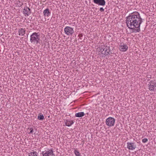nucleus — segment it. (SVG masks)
Listing matches in <instances>:
<instances>
[{
    "instance_id": "6ab92c4d",
    "label": "nucleus",
    "mask_w": 156,
    "mask_h": 156,
    "mask_svg": "<svg viewBox=\"0 0 156 156\" xmlns=\"http://www.w3.org/2000/svg\"><path fill=\"white\" fill-rule=\"evenodd\" d=\"M38 119L39 120H42L44 119V116L43 115L38 114Z\"/></svg>"
},
{
    "instance_id": "4468645a",
    "label": "nucleus",
    "mask_w": 156,
    "mask_h": 156,
    "mask_svg": "<svg viewBox=\"0 0 156 156\" xmlns=\"http://www.w3.org/2000/svg\"><path fill=\"white\" fill-rule=\"evenodd\" d=\"M73 123L74 122L73 121L71 120H66V125L67 126H71Z\"/></svg>"
},
{
    "instance_id": "f8f14e48",
    "label": "nucleus",
    "mask_w": 156,
    "mask_h": 156,
    "mask_svg": "<svg viewBox=\"0 0 156 156\" xmlns=\"http://www.w3.org/2000/svg\"><path fill=\"white\" fill-rule=\"evenodd\" d=\"M23 13L24 14L28 16L31 13L30 9L27 7H25L23 9Z\"/></svg>"
},
{
    "instance_id": "2eb2a0df",
    "label": "nucleus",
    "mask_w": 156,
    "mask_h": 156,
    "mask_svg": "<svg viewBox=\"0 0 156 156\" xmlns=\"http://www.w3.org/2000/svg\"><path fill=\"white\" fill-rule=\"evenodd\" d=\"M85 115V113L83 112H79L76 113L75 116L76 117H81L84 116Z\"/></svg>"
},
{
    "instance_id": "20e7f679",
    "label": "nucleus",
    "mask_w": 156,
    "mask_h": 156,
    "mask_svg": "<svg viewBox=\"0 0 156 156\" xmlns=\"http://www.w3.org/2000/svg\"><path fill=\"white\" fill-rule=\"evenodd\" d=\"M42 156H55L53 153V149L48 150V151L45 150L42 152Z\"/></svg>"
},
{
    "instance_id": "dca6fc26",
    "label": "nucleus",
    "mask_w": 156,
    "mask_h": 156,
    "mask_svg": "<svg viewBox=\"0 0 156 156\" xmlns=\"http://www.w3.org/2000/svg\"><path fill=\"white\" fill-rule=\"evenodd\" d=\"M38 155V153L34 151L28 154L29 156H37Z\"/></svg>"
},
{
    "instance_id": "9b49d317",
    "label": "nucleus",
    "mask_w": 156,
    "mask_h": 156,
    "mask_svg": "<svg viewBox=\"0 0 156 156\" xmlns=\"http://www.w3.org/2000/svg\"><path fill=\"white\" fill-rule=\"evenodd\" d=\"M43 14L45 17H48L50 15L51 12L49 11V9L47 8L43 11Z\"/></svg>"
},
{
    "instance_id": "f03ea898",
    "label": "nucleus",
    "mask_w": 156,
    "mask_h": 156,
    "mask_svg": "<svg viewBox=\"0 0 156 156\" xmlns=\"http://www.w3.org/2000/svg\"><path fill=\"white\" fill-rule=\"evenodd\" d=\"M30 41L31 43L37 44L40 39V35L39 33L34 32L30 35Z\"/></svg>"
},
{
    "instance_id": "423d86ee",
    "label": "nucleus",
    "mask_w": 156,
    "mask_h": 156,
    "mask_svg": "<svg viewBox=\"0 0 156 156\" xmlns=\"http://www.w3.org/2000/svg\"><path fill=\"white\" fill-rule=\"evenodd\" d=\"M148 85L149 89L150 91H153L156 88V83L154 81H151Z\"/></svg>"
},
{
    "instance_id": "aec40b11",
    "label": "nucleus",
    "mask_w": 156,
    "mask_h": 156,
    "mask_svg": "<svg viewBox=\"0 0 156 156\" xmlns=\"http://www.w3.org/2000/svg\"><path fill=\"white\" fill-rule=\"evenodd\" d=\"M148 141V139L147 138H144L142 140V142L143 143H145Z\"/></svg>"
},
{
    "instance_id": "9d476101",
    "label": "nucleus",
    "mask_w": 156,
    "mask_h": 156,
    "mask_svg": "<svg viewBox=\"0 0 156 156\" xmlns=\"http://www.w3.org/2000/svg\"><path fill=\"white\" fill-rule=\"evenodd\" d=\"M106 47L104 44L101 45L98 48H97V51H98L101 52L102 54H105V49Z\"/></svg>"
},
{
    "instance_id": "f257e3e1",
    "label": "nucleus",
    "mask_w": 156,
    "mask_h": 156,
    "mask_svg": "<svg viewBox=\"0 0 156 156\" xmlns=\"http://www.w3.org/2000/svg\"><path fill=\"white\" fill-rule=\"evenodd\" d=\"M142 22V19L137 12L131 13L126 17L127 27L132 30L133 33L140 31V25Z\"/></svg>"
},
{
    "instance_id": "6e6552de",
    "label": "nucleus",
    "mask_w": 156,
    "mask_h": 156,
    "mask_svg": "<svg viewBox=\"0 0 156 156\" xmlns=\"http://www.w3.org/2000/svg\"><path fill=\"white\" fill-rule=\"evenodd\" d=\"M119 49L121 51H125L128 49L127 46L124 44L123 43H121L119 46Z\"/></svg>"
},
{
    "instance_id": "f3484780",
    "label": "nucleus",
    "mask_w": 156,
    "mask_h": 156,
    "mask_svg": "<svg viewBox=\"0 0 156 156\" xmlns=\"http://www.w3.org/2000/svg\"><path fill=\"white\" fill-rule=\"evenodd\" d=\"M110 50L109 49V47H106L105 51L106 52L104 55H108L110 53Z\"/></svg>"
},
{
    "instance_id": "7ed1b4c3",
    "label": "nucleus",
    "mask_w": 156,
    "mask_h": 156,
    "mask_svg": "<svg viewBox=\"0 0 156 156\" xmlns=\"http://www.w3.org/2000/svg\"><path fill=\"white\" fill-rule=\"evenodd\" d=\"M115 122V119L113 118L109 117L106 119L105 123L107 126L110 127L114 126Z\"/></svg>"
},
{
    "instance_id": "5701e85b",
    "label": "nucleus",
    "mask_w": 156,
    "mask_h": 156,
    "mask_svg": "<svg viewBox=\"0 0 156 156\" xmlns=\"http://www.w3.org/2000/svg\"><path fill=\"white\" fill-rule=\"evenodd\" d=\"M79 36L80 37H82V34L79 35Z\"/></svg>"
},
{
    "instance_id": "1a4fd4ad",
    "label": "nucleus",
    "mask_w": 156,
    "mask_h": 156,
    "mask_svg": "<svg viewBox=\"0 0 156 156\" xmlns=\"http://www.w3.org/2000/svg\"><path fill=\"white\" fill-rule=\"evenodd\" d=\"M94 2L99 5L104 6L105 5V0H93Z\"/></svg>"
},
{
    "instance_id": "4be33fe9",
    "label": "nucleus",
    "mask_w": 156,
    "mask_h": 156,
    "mask_svg": "<svg viewBox=\"0 0 156 156\" xmlns=\"http://www.w3.org/2000/svg\"><path fill=\"white\" fill-rule=\"evenodd\" d=\"M99 10L101 12H103L104 11V9L103 8L101 7L100 8Z\"/></svg>"
},
{
    "instance_id": "ddd939ff",
    "label": "nucleus",
    "mask_w": 156,
    "mask_h": 156,
    "mask_svg": "<svg viewBox=\"0 0 156 156\" xmlns=\"http://www.w3.org/2000/svg\"><path fill=\"white\" fill-rule=\"evenodd\" d=\"M25 29L21 28L19 30L18 33L19 35L23 36L26 33Z\"/></svg>"
},
{
    "instance_id": "a211bd4d",
    "label": "nucleus",
    "mask_w": 156,
    "mask_h": 156,
    "mask_svg": "<svg viewBox=\"0 0 156 156\" xmlns=\"http://www.w3.org/2000/svg\"><path fill=\"white\" fill-rule=\"evenodd\" d=\"M76 156H80V154L78 151L76 150L75 149L74 152Z\"/></svg>"
},
{
    "instance_id": "0eeeda50",
    "label": "nucleus",
    "mask_w": 156,
    "mask_h": 156,
    "mask_svg": "<svg viewBox=\"0 0 156 156\" xmlns=\"http://www.w3.org/2000/svg\"><path fill=\"white\" fill-rule=\"evenodd\" d=\"M127 146V148L131 150H133L136 148V144L134 143L128 142Z\"/></svg>"
},
{
    "instance_id": "412c9836",
    "label": "nucleus",
    "mask_w": 156,
    "mask_h": 156,
    "mask_svg": "<svg viewBox=\"0 0 156 156\" xmlns=\"http://www.w3.org/2000/svg\"><path fill=\"white\" fill-rule=\"evenodd\" d=\"M30 133H29V134H31L33 133V129L32 128H30Z\"/></svg>"
},
{
    "instance_id": "39448f33",
    "label": "nucleus",
    "mask_w": 156,
    "mask_h": 156,
    "mask_svg": "<svg viewBox=\"0 0 156 156\" xmlns=\"http://www.w3.org/2000/svg\"><path fill=\"white\" fill-rule=\"evenodd\" d=\"M64 32L68 36L72 35L74 32L73 28L69 26L65 27L64 29Z\"/></svg>"
}]
</instances>
